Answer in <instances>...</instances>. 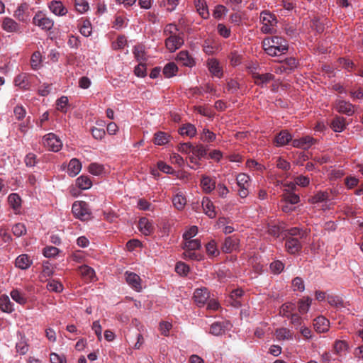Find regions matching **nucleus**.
<instances>
[{
  "label": "nucleus",
  "instance_id": "obj_31",
  "mask_svg": "<svg viewBox=\"0 0 363 363\" xmlns=\"http://www.w3.org/2000/svg\"><path fill=\"white\" fill-rule=\"evenodd\" d=\"M179 133L183 136L193 138L196 134V128L193 124L186 123L179 128Z\"/></svg>",
  "mask_w": 363,
  "mask_h": 363
},
{
  "label": "nucleus",
  "instance_id": "obj_58",
  "mask_svg": "<svg viewBox=\"0 0 363 363\" xmlns=\"http://www.w3.org/2000/svg\"><path fill=\"white\" fill-rule=\"evenodd\" d=\"M12 232L16 237H21L26 234V228L23 223H16L12 228Z\"/></svg>",
  "mask_w": 363,
  "mask_h": 363
},
{
  "label": "nucleus",
  "instance_id": "obj_25",
  "mask_svg": "<svg viewBox=\"0 0 363 363\" xmlns=\"http://www.w3.org/2000/svg\"><path fill=\"white\" fill-rule=\"evenodd\" d=\"M292 142V136L287 130H281L275 138L274 143L277 146H283Z\"/></svg>",
  "mask_w": 363,
  "mask_h": 363
},
{
  "label": "nucleus",
  "instance_id": "obj_11",
  "mask_svg": "<svg viewBox=\"0 0 363 363\" xmlns=\"http://www.w3.org/2000/svg\"><path fill=\"white\" fill-rule=\"evenodd\" d=\"M207 66L211 74L218 78L223 76V67L219 62L215 58L208 59L207 61Z\"/></svg>",
  "mask_w": 363,
  "mask_h": 363
},
{
  "label": "nucleus",
  "instance_id": "obj_27",
  "mask_svg": "<svg viewBox=\"0 0 363 363\" xmlns=\"http://www.w3.org/2000/svg\"><path fill=\"white\" fill-rule=\"evenodd\" d=\"M194 5L197 12L204 19L209 17L208 6L205 0H195Z\"/></svg>",
  "mask_w": 363,
  "mask_h": 363
},
{
  "label": "nucleus",
  "instance_id": "obj_23",
  "mask_svg": "<svg viewBox=\"0 0 363 363\" xmlns=\"http://www.w3.org/2000/svg\"><path fill=\"white\" fill-rule=\"evenodd\" d=\"M0 308L1 310L7 313H11L14 311V306L10 301L9 297L6 295H1L0 296Z\"/></svg>",
  "mask_w": 363,
  "mask_h": 363
},
{
  "label": "nucleus",
  "instance_id": "obj_13",
  "mask_svg": "<svg viewBox=\"0 0 363 363\" xmlns=\"http://www.w3.org/2000/svg\"><path fill=\"white\" fill-rule=\"evenodd\" d=\"M138 228L140 231L145 236L151 235L155 230L152 222L147 218H141L139 220Z\"/></svg>",
  "mask_w": 363,
  "mask_h": 363
},
{
  "label": "nucleus",
  "instance_id": "obj_55",
  "mask_svg": "<svg viewBox=\"0 0 363 363\" xmlns=\"http://www.w3.org/2000/svg\"><path fill=\"white\" fill-rule=\"evenodd\" d=\"M348 348L347 343L343 340H337L334 344V350L337 354L341 355Z\"/></svg>",
  "mask_w": 363,
  "mask_h": 363
},
{
  "label": "nucleus",
  "instance_id": "obj_37",
  "mask_svg": "<svg viewBox=\"0 0 363 363\" xmlns=\"http://www.w3.org/2000/svg\"><path fill=\"white\" fill-rule=\"evenodd\" d=\"M10 296L15 302L20 305H25L27 303V298L25 294L18 289H13L10 292Z\"/></svg>",
  "mask_w": 363,
  "mask_h": 363
},
{
  "label": "nucleus",
  "instance_id": "obj_53",
  "mask_svg": "<svg viewBox=\"0 0 363 363\" xmlns=\"http://www.w3.org/2000/svg\"><path fill=\"white\" fill-rule=\"evenodd\" d=\"M327 301L332 306H335L336 308H341L344 306L343 301L340 296L328 295L327 296Z\"/></svg>",
  "mask_w": 363,
  "mask_h": 363
},
{
  "label": "nucleus",
  "instance_id": "obj_19",
  "mask_svg": "<svg viewBox=\"0 0 363 363\" xmlns=\"http://www.w3.org/2000/svg\"><path fill=\"white\" fill-rule=\"evenodd\" d=\"M315 142V140L310 137L306 136L299 139L292 140V145L294 147L301 148V149H308Z\"/></svg>",
  "mask_w": 363,
  "mask_h": 363
},
{
  "label": "nucleus",
  "instance_id": "obj_48",
  "mask_svg": "<svg viewBox=\"0 0 363 363\" xmlns=\"http://www.w3.org/2000/svg\"><path fill=\"white\" fill-rule=\"evenodd\" d=\"M135 59L140 62H144L147 60V55L145 50V47H135L133 51Z\"/></svg>",
  "mask_w": 363,
  "mask_h": 363
},
{
  "label": "nucleus",
  "instance_id": "obj_50",
  "mask_svg": "<svg viewBox=\"0 0 363 363\" xmlns=\"http://www.w3.org/2000/svg\"><path fill=\"white\" fill-rule=\"evenodd\" d=\"M328 198V193L326 191H318L314 196L309 199L311 203H317L325 201Z\"/></svg>",
  "mask_w": 363,
  "mask_h": 363
},
{
  "label": "nucleus",
  "instance_id": "obj_15",
  "mask_svg": "<svg viewBox=\"0 0 363 363\" xmlns=\"http://www.w3.org/2000/svg\"><path fill=\"white\" fill-rule=\"evenodd\" d=\"M209 298V292L206 288L197 289L194 293L195 302L199 306H203Z\"/></svg>",
  "mask_w": 363,
  "mask_h": 363
},
{
  "label": "nucleus",
  "instance_id": "obj_5",
  "mask_svg": "<svg viewBox=\"0 0 363 363\" xmlns=\"http://www.w3.org/2000/svg\"><path fill=\"white\" fill-rule=\"evenodd\" d=\"M260 21L262 23L261 30L264 33H272L277 23L276 16L269 11H262L260 14Z\"/></svg>",
  "mask_w": 363,
  "mask_h": 363
},
{
  "label": "nucleus",
  "instance_id": "obj_51",
  "mask_svg": "<svg viewBox=\"0 0 363 363\" xmlns=\"http://www.w3.org/2000/svg\"><path fill=\"white\" fill-rule=\"evenodd\" d=\"M286 233L284 234V237L291 236L292 238H297L301 239L304 237L305 233L300 228L294 227L291 228L287 230H285Z\"/></svg>",
  "mask_w": 363,
  "mask_h": 363
},
{
  "label": "nucleus",
  "instance_id": "obj_49",
  "mask_svg": "<svg viewBox=\"0 0 363 363\" xmlns=\"http://www.w3.org/2000/svg\"><path fill=\"white\" fill-rule=\"evenodd\" d=\"M16 352L20 355L26 354L28 351V344L25 337H22L16 345Z\"/></svg>",
  "mask_w": 363,
  "mask_h": 363
},
{
  "label": "nucleus",
  "instance_id": "obj_43",
  "mask_svg": "<svg viewBox=\"0 0 363 363\" xmlns=\"http://www.w3.org/2000/svg\"><path fill=\"white\" fill-rule=\"evenodd\" d=\"M169 140V135L164 132H157L155 134L154 143L157 145H163Z\"/></svg>",
  "mask_w": 363,
  "mask_h": 363
},
{
  "label": "nucleus",
  "instance_id": "obj_59",
  "mask_svg": "<svg viewBox=\"0 0 363 363\" xmlns=\"http://www.w3.org/2000/svg\"><path fill=\"white\" fill-rule=\"evenodd\" d=\"M224 333V328L220 323H214L211 325L210 333L213 335H220Z\"/></svg>",
  "mask_w": 363,
  "mask_h": 363
},
{
  "label": "nucleus",
  "instance_id": "obj_42",
  "mask_svg": "<svg viewBox=\"0 0 363 363\" xmlns=\"http://www.w3.org/2000/svg\"><path fill=\"white\" fill-rule=\"evenodd\" d=\"M183 257L185 259L200 261L204 258L202 253L196 252V250H184Z\"/></svg>",
  "mask_w": 363,
  "mask_h": 363
},
{
  "label": "nucleus",
  "instance_id": "obj_47",
  "mask_svg": "<svg viewBox=\"0 0 363 363\" xmlns=\"http://www.w3.org/2000/svg\"><path fill=\"white\" fill-rule=\"evenodd\" d=\"M296 306L293 303H286L283 304L280 308V314L286 318H289L294 311Z\"/></svg>",
  "mask_w": 363,
  "mask_h": 363
},
{
  "label": "nucleus",
  "instance_id": "obj_38",
  "mask_svg": "<svg viewBox=\"0 0 363 363\" xmlns=\"http://www.w3.org/2000/svg\"><path fill=\"white\" fill-rule=\"evenodd\" d=\"M201 243L199 239H191L184 240L183 245V249L184 250H196L200 249Z\"/></svg>",
  "mask_w": 363,
  "mask_h": 363
},
{
  "label": "nucleus",
  "instance_id": "obj_2",
  "mask_svg": "<svg viewBox=\"0 0 363 363\" xmlns=\"http://www.w3.org/2000/svg\"><path fill=\"white\" fill-rule=\"evenodd\" d=\"M164 32L167 35L165 45H182L184 44V40L180 36L179 29L175 24L167 25Z\"/></svg>",
  "mask_w": 363,
  "mask_h": 363
},
{
  "label": "nucleus",
  "instance_id": "obj_34",
  "mask_svg": "<svg viewBox=\"0 0 363 363\" xmlns=\"http://www.w3.org/2000/svg\"><path fill=\"white\" fill-rule=\"evenodd\" d=\"M172 203L177 209L181 211L184 208L186 204V199L182 194L178 193L173 197Z\"/></svg>",
  "mask_w": 363,
  "mask_h": 363
},
{
  "label": "nucleus",
  "instance_id": "obj_56",
  "mask_svg": "<svg viewBox=\"0 0 363 363\" xmlns=\"http://www.w3.org/2000/svg\"><path fill=\"white\" fill-rule=\"evenodd\" d=\"M175 271L181 276H186L189 272V267L184 262H179L176 264Z\"/></svg>",
  "mask_w": 363,
  "mask_h": 363
},
{
  "label": "nucleus",
  "instance_id": "obj_14",
  "mask_svg": "<svg viewBox=\"0 0 363 363\" xmlns=\"http://www.w3.org/2000/svg\"><path fill=\"white\" fill-rule=\"evenodd\" d=\"M267 230L270 235L279 238L285 231V228L277 222L272 221L267 223Z\"/></svg>",
  "mask_w": 363,
  "mask_h": 363
},
{
  "label": "nucleus",
  "instance_id": "obj_8",
  "mask_svg": "<svg viewBox=\"0 0 363 363\" xmlns=\"http://www.w3.org/2000/svg\"><path fill=\"white\" fill-rule=\"evenodd\" d=\"M125 278L127 284L135 291L140 292L142 291V280L139 275L135 273L126 272L125 273Z\"/></svg>",
  "mask_w": 363,
  "mask_h": 363
},
{
  "label": "nucleus",
  "instance_id": "obj_16",
  "mask_svg": "<svg viewBox=\"0 0 363 363\" xmlns=\"http://www.w3.org/2000/svg\"><path fill=\"white\" fill-rule=\"evenodd\" d=\"M1 27L5 31L9 33L20 31L19 24L13 18L9 17H5L3 18Z\"/></svg>",
  "mask_w": 363,
  "mask_h": 363
},
{
  "label": "nucleus",
  "instance_id": "obj_39",
  "mask_svg": "<svg viewBox=\"0 0 363 363\" xmlns=\"http://www.w3.org/2000/svg\"><path fill=\"white\" fill-rule=\"evenodd\" d=\"M177 71V66L174 62H169L164 67L162 73L165 77L170 78L175 76Z\"/></svg>",
  "mask_w": 363,
  "mask_h": 363
},
{
  "label": "nucleus",
  "instance_id": "obj_22",
  "mask_svg": "<svg viewBox=\"0 0 363 363\" xmlns=\"http://www.w3.org/2000/svg\"><path fill=\"white\" fill-rule=\"evenodd\" d=\"M82 170V163L76 158L72 159L67 167V173L70 177L77 176Z\"/></svg>",
  "mask_w": 363,
  "mask_h": 363
},
{
  "label": "nucleus",
  "instance_id": "obj_46",
  "mask_svg": "<svg viewBox=\"0 0 363 363\" xmlns=\"http://www.w3.org/2000/svg\"><path fill=\"white\" fill-rule=\"evenodd\" d=\"M47 289L52 292L60 293L63 291L64 287L60 281L52 279L48 283Z\"/></svg>",
  "mask_w": 363,
  "mask_h": 363
},
{
  "label": "nucleus",
  "instance_id": "obj_1",
  "mask_svg": "<svg viewBox=\"0 0 363 363\" xmlns=\"http://www.w3.org/2000/svg\"><path fill=\"white\" fill-rule=\"evenodd\" d=\"M74 216L80 220L85 221L91 218V211L88 203L84 201H76L72 206Z\"/></svg>",
  "mask_w": 363,
  "mask_h": 363
},
{
  "label": "nucleus",
  "instance_id": "obj_18",
  "mask_svg": "<svg viewBox=\"0 0 363 363\" xmlns=\"http://www.w3.org/2000/svg\"><path fill=\"white\" fill-rule=\"evenodd\" d=\"M201 206L203 210L204 213L208 216L211 218H213L216 216V211L215 206L212 202V201L208 198H203Z\"/></svg>",
  "mask_w": 363,
  "mask_h": 363
},
{
  "label": "nucleus",
  "instance_id": "obj_60",
  "mask_svg": "<svg viewBox=\"0 0 363 363\" xmlns=\"http://www.w3.org/2000/svg\"><path fill=\"white\" fill-rule=\"evenodd\" d=\"M283 196H284V201L291 204H296L300 201L298 195H297L294 193L287 192V193H285L283 195Z\"/></svg>",
  "mask_w": 363,
  "mask_h": 363
},
{
  "label": "nucleus",
  "instance_id": "obj_10",
  "mask_svg": "<svg viewBox=\"0 0 363 363\" xmlns=\"http://www.w3.org/2000/svg\"><path fill=\"white\" fill-rule=\"evenodd\" d=\"M335 108L337 112L347 116H352L354 112V106L352 104L341 99L336 101Z\"/></svg>",
  "mask_w": 363,
  "mask_h": 363
},
{
  "label": "nucleus",
  "instance_id": "obj_17",
  "mask_svg": "<svg viewBox=\"0 0 363 363\" xmlns=\"http://www.w3.org/2000/svg\"><path fill=\"white\" fill-rule=\"evenodd\" d=\"M33 264V259L26 254L18 256L15 260V266L22 270L28 269Z\"/></svg>",
  "mask_w": 363,
  "mask_h": 363
},
{
  "label": "nucleus",
  "instance_id": "obj_57",
  "mask_svg": "<svg viewBox=\"0 0 363 363\" xmlns=\"http://www.w3.org/2000/svg\"><path fill=\"white\" fill-rule=\"evenodd\" d=\"M338 62L340 65L348 72H352L355 67L354 62L349 59L340 57L338 59Z\"/></svg>",
  "mask_w": 363,
  "mask_h": 363
},
{
  "label": "nucleus",
  "instance_id": "obj_21",
  "mask_svg": "<svg viewBox=\"0 0 363 363\" xmlns=\"http://www.w3.org/2000/svg\"><path fill=\"white\" fill-rule=\"evenodd\" d=\"M238 245V240L233 237H228L225 238L224 243L222 246L223 252L225 253H231L236 250Z\"/></svg>",
  "mask_w": 363,
  "mask_h": 363
},
{
  "label": "nucleus",
  "instance_id": "obj_7",
  "mask_svg": "<svg viewBox=\"0 0 363 363\" xmlns=\"http://www.w3.org/2000/svg\"><path fill=\"white\" fill-rule=\"evenodd\" d=\"M250 177L246 174H240L237 177V183L239 186L238 194L241 198H246L249 194Z\"/></svg>",
  "mask_w": 363,
  "mask_h": 363
},
{
  "label": "nucleus",
  "instance_id": "obj_12",
  "mask_svg": "<svg viewBox=\"0 0 363 363\" xmlns=\"http://www.w3.org/2000/svg\"><path fill=\"white\" fill-rule=\"evenodd\" d=\"M50 11L56 16H63L67 14V9L60 1L53 0L48 4Z\"/></svg>",
  "mask_w": 363,
  "mask_h": 363
},
{
  "label": "nucleus",
  "instance_id": "obj_20",
  "mask_svg": "<svg viewBox=\"0 0 363 363\" xmlns=\"http://www.w3.org/2000/svg\"><path fill=\"white\" fill-rule=\"evenodd\" d=\"M8 202L16 214L20 213L21 208V199L18 194L12 193L9 194L8 196Z\"/></svg>",
  "mask_w": 363,
  "mask_h": 363
},
{
  "label": "nucleus",
  "instance_id": "obj_32",
  "mask_svg": "<svg viewBox=\"0 0 363 363\" xmlns=\"http://www.w3.org/2000/svg\"><path fill=\"white\" fill-rule=\"evenodd\" d=\"M201 185L206 193L211 192L216 187L215 182L207 176L203 177L201 181Z\"/></svg>",
  "mask_w": 363,
  "mask_h": 363
},
{
  "label": "nucleus",
  "instance_id": "obj_36",
  "mask_svg": "<svg viewBox=\"0 0 363 363\" xmlns=\"http://www.w3.org/2000/svg\"><path fill=\"white\" fill-rule=\"evenodd\" d=\"M88 172L94 176H101L105 174V169L103 164L93 162L89 165Z\"/></svg>",
  "mask_w": 363,
  "mask_h": 363
},
{
  "label": "nucleus",
  "instance_id": "obj_26",
  "mask_svg": "<svg viewBox=\"0 0 363 363\" xmlns=\"http://www.w3.org/2000/svg\"><path fill=\"white\" fill-rule=\"evenodd\" d=\"M314 328L318 333H324L328 330L329 321L323 316L317 317L314 320Z\"/></svg>",
  "mask_w": 363,
  "mask_h": 363
},
{
  "label": "nucleus",
  "instance_id": "obj_63",
  "mask_svg": "<svg viewBox=\"0 0 363 363\" xmlns=\"http://www.w3.org/2000/svg\"><path fill=\"white\" fill-rule=\"evenodd\" d=\"M292 287L294 291H303L305 289V286L303 279L299 277H295L292 280Z\"/></svg>",
  "mask_w": 363,
  "mask_h": 363
},
{
  "label": "nucleus",
  "instance_id": "obj_9",
  "mask_svg": "<svg viewBox=\"0 0 363 363\" xmlns=\"http://www.w3.org/2000/svg\"><path fill=\"white\" fill-rule=\"evenodd\" d=\"M255 69L251 66V78L253 79L255 84L263 86L269 83L273 79V75L270 73H259L253 70Z\"/></svg>",
  "mask_w": 363,
  "mask_h": 363
},
{
  "label": "nucleus",
  "instance_id": "obj_45",
  "mask_svg": "<svg viewBox=\"0 0 363 363\" xmlns=\"http://www.w3.org/2000/svg\"><path fill=\"white\" fill-rule=\"evenodd\" d=\"M272 43L277 45H284L285 40L281 37L274 35L265 38L262 41V45H270Z\"/></svg>",
  "mask_w": 363,
  "mask_h": 363
},
{
  "label": "nucleus",
  "instance_id": "obj_6",
  "mask_svg": "<svg viewBox=\"0 0 363 363\" xmlns=\"http://www.w3.org/2000/svg\"><path fill=\"white\" fill-rule=\"evenodd\" d=\"M286 251L290 255H296L302 249V244L298 238L284 237Z\"/></svg>",
  "mask_w": 363,
  "mask_h": 363
},
{
  "label": "nucleus",
  "instance_id": "obj_40",
  "mask_svg": "<svg viewBox=\"0 0 363 363\" xmlns=\"http://www.w3.org/2000/svg\"><path fill=\"white\" fill-rule=\"evenodd\" d=\"M312 299L307 296L300 299L298 302V311L301 313H306L308 311L309 308L311 305Z\"/></svg>",
  "mask_w": 363,
  "mask_h": 363
},
{
  "label": "nucleus",
  "instance_id": "obj_61",
  "mask_svg": "<svg viewBox=\"0 0 363 363\" xmlns=\"http://www.w3.org/2000/svg\"><path fill=\"white\" fill-rule=\"evenodd\" d=\"M60 250L56 247L48 246L43 249V254L45 257H54L58 255Z\"/></svg>",
  "mask_w": 363,
  "mask_h": 363
},
{
  "label": "nucleus",
  "instance_id": "obj_35",
  "mask_svg": "<svg viewBox=\"0 0 363 363\" xmlns=\"http://www.w3.org/2000/svg\"><path fill=\"white\" fill-rule=\"evenodd\" d=\"M177 60L187 67H192L194 65V59L186 51H181L177 55Z\"/></svg>",
  "mask_w": 363,
  "mask_h": 363
},
{
  "label": "nucleus",
  "instance_id": "obj_28",
  "mask_svg": "<svg viewBox=\"0 0 363 363\" xmlns=\"http://www.w3.org/2000/svg\"><path fill=\"white\" fill-rule=\"evenodd\" d=\"M265 52L271 56H277L281 57L288 51L289 47H264Z\"/></svg>",
  "mask_w": 363,
  "mask_h": 363
},
{
  "label": "nucleus",
  "instance_id": "obj_4",
  "mask_svg": "<svg viewBox=\"0 0 363 363\" xmlns=\"http://www.w3.org/2000/svg\"><path fill=\"white\" fill-rule=\"evenodd\" d=\"M42 143L48 150L58 152L62 149V143L55 133H50L43 137Z\"/></svg>",
  "mask_w": 363,
  "mask_h": 363
},
{
  "label": "nucleus",
  "instance_id": "obj_44",
  "mask_svg": "<svg viewBox=\"0 0 363 363\" xmlns=\"http://www.w3.org/2000/svg\"><path fill=\"white\" fill-rule=\"evenodd\" d=\"M331 127L335 132L342 131L345 127V118L340 116L335 118L331 123Z\"/></svg>",
  "mask_w": 363,
  "mask_h": 363
},
{
  "label": "nucleus",
  "instance_id": "obj_30",
  "mask_svg": "<svg viewBox=\"0 0 363 363\" xmlns=\"http://www.w3.org/2000/svg\"><path fill=\"white\" fill-rule=\"evenodd\" d=\"M14 84L22 89H28L29 82L27 74L21 73L17 75L14 79Z\"/></svg>",
  "mask_w": 363,
  "mask_h": 363
},
{
  "label": "nucleus",
  "instance_id": "obj_33",
  "mask_svg": "<svg viewBox=\"0 0 363 363\" xmlns=\"http://www.w3.org/2000/svg\"><path fill=\"white\" fill-rule=\"evenodd\" d=\"M275 335L278 340H292L293 333L290 330L286 328H281L277 329L275 331Z\"/></svg>",
  "mask_w": 363,
  "mask_h": 363
},
{
  "label": "nucleus",
  "instance_id": "obj_52",
  "mask_svg": "<svg viewBox=\"0 0 363 363\" xmlns=\"http://www.w3.org/2000/svg\"><path fill=\"white\" fill-rule=\"evenodd\" d=\"M68 101L69 100L67 96H61L60 99L57 100V109L62 113H66L67 111Z\"/></svg>",
  "mask_w": 363,
  "mask_h": 363
},
{
  "label": "nucleus",
  "instance_id": "obj_3",
  "mask_svg": "<svg viewBox=\"0 0 363 363\" xmlns=\"http://www.w3.org/2000/svg\"><path fill=\"white\" fill-rule=\"evenodd\" d=\"M33 23L44 30H50L54 26V21L42 11L36 12L33 18Z\"/></svg>",
  "mask_w": 363,
  "mask_h": 363
},
{
  "label": "nucleus",
  "instance_id": "obj_62",
  "mask_svg": "<svg viewBox=\"0 0 363 363\" xmlns=\"http://www.w3.org/2000/svg\"><path fill=\"white\" fill-rule=\"evenodd\" d=\"M206 252L210 256H217L219 255V251L217 248L215 241H210L206 246Z\"/></svg>",
  "mask_w": 363,
  "mask_h": 363
},
{
  "label": "nucleus",
  "instance_id": "obj_54",
  "mask_svg": "<svg viewBox=\"0 0 363 363\" xmlns=\"http://www.w3.org/2000/svg\"><path fill=\"white\" fill-rule=\"evenodd\" d=\"M270 270L274 274H279L284 269V264L280 260H275L270 264Z\"/></svg>",
  "mask_w": 363,
  "mask_h": 363
},
{
  "label": "nucleus",
  "instance_id": "obj_41",
  "mask_svg": "<svg viewBox=\"0 0 363 363\" xmlns=\"http://www.w3.org/2000/svg\"><path fill=\"white\" fill-rule=\"evenodd\" d=\"M242 295V289H237L233 290L230 295V299L232 301L230 302L231 305L234 307H239L240 306V301H239V298H241Z\"/></svg>",
  "mask_w": 363,
  "mask_h": 363
},
{
  "label": "nucleus",
  "instance_id": "obj_64",
  "mask_svg": "<svg viewBox=\"0 0 363 363\" xmlns=\"http://www.w3.org/2000/svg\"><path fill=\"white\" fill-rule=\"evenodd\" d=\"M191 154L199 159H201L206 155V149L203 145L193 146Z\"/></svg>",
  "mask_w": 363,
  "mask_h": 363
},
{
  "label": "nucleus",
  "instance_id": "obj_24",
  "mask_svg": "<svg viewBox=\"0 0 363 363\" xmlns=\"http://www.w3.org/2000/svg\"><path fill=\"white\" fill-rule=\"evenodd\" d=\"M79 271L82 277L87 281H93L95 280V271L91 267L82 265L79 267Z\"/></svg>",
  "mask_w": 363,
  "mask_h": 363
},
{
  "label": "nucleus",
  "instance_id": "obj_29",
  "mask_svg": "<svg viewBox=\"0 0 363 363\" xmlns=\"http://www.w3.org/2000/svg\"><path fill=\"white\" fill-rule=\"evenodd\" d=\"M76 186L82 190H86L92 186V182L88 176L82 175L76 181Z\"/></svg>",
  "mask_w": 363,
  "mask_h": 363
}]
</instances>
